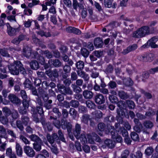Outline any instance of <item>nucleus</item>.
<instances>
[{
    "label": "nucleus",
    "mask_w": 158,
    "mask_h": 158,
    "mask_svg": "<svg viewBox=\"0 0 158 158\" xmlns=\"http://www.w3.org/2000/svg\"><path fill=\"white\" fill-rule=\"evenodd\" d=\"M25 153L29 157H32L35 155V153L33 148L29 146H25L23 148Z\"/></svg>",
    "instance_id": "nucleus-7"
},
{
    "label": "nucleus",
    "mask_w": 158,
    "mask_h": 158,
    "mask_svg": "<svg viewBox=\"0 0 158 158\" xmlns=\"http://www.w3.org/2000/svg\"><path fill=\"white\" fill-rule=\"evenodd\" d=\"M154 151L153 148L152 147H149L147 148L145 150V153L148 156L151 155Z\"/></svg>",
    "instance_id": "nucleus-45"
},
{
    "label": "nucleus",
    "mask_w": 158,
    "mask_h": 158,
    "mask_svg": "<svg viewBox=\"0 0 158 158\" xmlns=\"http://www.w3.org/2000/svg\"><path fill=\"white\" fill-rule=\"evenodd\" d=\"M48 64L50 66L52 65L56 67H59L62 64L61 61L57 59H50L48 61Z\"/></svg>",
    "instance_id": "nucleus-12"
},
{
    "label": "nucleus",
    "mask_w": 158,
    "mask_h": 158,
    "mask_svg": "<svg viewBox=\"0 0 158 158\" xmlns=\"http://www.w3.org/2000/svg\"><path fill=\"white\" fill-rule=\"evenodd\" d=\"M81 131V127L80 124L77 123L76 124L73 134L76 138L79 137V135Z\"/></svg>",
    "instance_id": "nucleus-13"
},
{
    "label": "nucleus",
    "mask_w": 158,
    "mask_h": 158,
    "mask_svg": "<svg viewBox=\"0 0 158 158\" xmlns=\"http://www.w3.org/2000/svg\"><path fill=\"white\" fill-rule=\"evenodd\" d=\"M156 42H150L149 43H148L147 42V44H146L143 45L142 47H143L144 48L145 47H148V46H150L152 48H156L158 47V46L155 44Z\"/></svg>",
    "instance_id": "nucleus-49"
},
{
    "label": "nucleus",
    "mask_w": 158,
    "mask_h": 158,
    "mask_svg": "<svg viewBox=\"0 0 158 158\" xmlns=\"http://www.w3.org/2000/svg\"><path fill=\"white\" fill-rule=\"evenodd\" d=\"M77 74L79 76L83 78L85 81H88L89 79V76L88 74L84 72L81 71H77Z\"/></svg>",
    "instance_id": "nucleus-17"
},
{
    "label": "nucleus",
    "mask_w": 158,
    "mask_h": 158,
    "mask_svg": "<svg viewBox=\"0 0 158 158\" xmlns=\"http://www.w3.org/2000/svg\"><path fill=\"white\" fill-rule=\"evenodd\" d=\"M77 139H80L81 141L84 143H87V138H86L85 134L84 133L81 134L80 135H79V137L78 138H77Z\"/></svg>",
    "instance_id": "nucleus-36"
},
{
    "label": "nucleus",
    "mask_w": 158,
    "mask_h": 158,
    "mask_svg": "<svg viewBox=\"0 0 158 158\" xmlns=\"http://www.w3.org/2000/svg\"><path fill=\"white\" fill-rule=\"evenodd\" d=\"M94 44L95 46L97 48H101L103 45V43L101 39L99 38L95 39Z\"/></svg>",
    "instance_id": "nucleus-22"
},
{
    "label": "nucleus",
    "mask_w": 158,
    "mask_h": 158,
    "mask_svg": "<svg viewBox=\"0 0 158 158\" xmlns=\"http://www.w3.org/2000/svg\"><path fill=\"white\" fill-rule=\"evenodd\" d=\"M26 37V36L23 34L20 35L18 37L15 38L12 40L11 42L15 44H18L20 42L24 40Z\"/></svg>",
    "instance_id": "nucleus-15"
},
{
    "label": "nucleus",
    "mask_w": 158,
    "mask_h": 158,
    "mask_svg": "<svg viewBox=\"0 0 158 158\" xmlns=\"http://www.w3.org/2000/svg\"><path fill=\"white\" fill-rule=\"evenodd\" d=\"M8 98L10 102L14 104L17 105L21 103L20 99L14 94H10L8 96Z\"/></svg>",
    "instance_id": "nucleus-8"
},
{
    "label": "nucleus",
    "mask_w": 158,
    "mask_h": 158,
    "mask_svg": "<svg viewBox=\"0 0 158 158\" xmlns=\"http://www.w3.org/2000/svg\"><path fill=\"white\" fill-rule=\"evenodd\" d=\"M150 27V29L148 26L142 27L133 32L132 37L135 38H140L157 31L156 27Z\"/></svg>",
    "instance_id": "nucleus-1"
},
{
    "label": "nucleus",
    "mask_w": 158,
    "mask_h": 158,
    "mask_svg": "<svg viewBox=\"0 0 158 158\" xmlns=\"http://www.w3.org/2000/svg\"><path fill=\"white\" fill-rule=\"evenodd\" d=\"M27 109L24 107H20L18 109V110L21 114H25L27 113Z\"/></svg>",
    "instance_id": "nucleus-61"
},
{
    "label": "nucleus",
    "mask_w": 158,
    "mask_h": 158,
    "mask_svg": "<svg viewBox=\"0 0 158 158\" xmlns=\"http://www.w3.org/2000/svg\"><path fill=\"white\" fill-rule=\"evenodd\" d=\"M57 86L59 92L61 94L65 95L73 94V92L70 88L66 87L64 85L60 84H58Z\"/></svg>",
    "instance_id": "nucleus-4"
},
{
    "label": "nucleus",
    "mask_w": 158,
    "mask_h": 158,
    "mask_svg": "<svg viewBox=\"0 0 158 158\" xmlns=\"http://www.w3.org/2000/svg\"><path fill=\"white\" fill-rule=\"evenodd\" d=\"M24 86L25 88H28L30 89L32 85L31 81L28 79H26L23 83Z\"/></svg>",
    "instance_id": "nucleus-37"
},
{
    "label": "nucleus",
    "mask_w": 158,
    "mask_h": 158,
    "mask_svg": "<svg viewBox=\"0 0 158 158\" xmlns=\"http://www.w3.org/2000/svg\"><path fill=\"white\" fill-rule=\"evenodd\" d=\"M83 95L84 98L86 99H90L93 96L92 92L88 90H84L83 92Z\"/></svg>",
    "instance_id": "nucleus-18"
},
{
    "label": "nucleus",
    "mask_w": 158,
    "mask_h": 158,
    "mask_svg": "<svg viewBox=\"0 0 158 158\" xmlns=\"http://www.w3.org/2000/svg\"><path fill=\"white\" fill-rule=\"evenodd\" d=\"M81 53L82 55L85 57H87L89 54V52L85 48H83L81 49Z\"/></svg>",
    "instance_id": "nucleus-57"
},
{
    "label": "nucleus",
    "mask_w": 158,
    "mask_h": 158,
    "mask_svg": "<svg viewBox=\"0 0 158 158\" xmlns=\"http://www.w3.org/2000/svg\"><path fill=\"white\" fill-rule=\"evenodd\" d=\"M78 109L79 112L82 114L86 113L87 111V108L84 106H80Z\"/></svg>",
    "instance_id": "nucleus-54"
},
{
    "label": "nucleus",
    "mask_w": 158,
    "mask_h": 158,
    "mask_svg": "<svg viewBox=\"0 0 158 158\" xmlns=\"http://www.w3.org/2000/svg\"><path fill=\"white\" fill-rule=\"evenodd\" d=\"M46 137L48 142L52 145L55 142H58L59 137L56 133H54L52 135L48 134Z\"/></svg>",
    "instance_id": "nucleus-6"
},
{
    "label": "nucleus",
    "mask_w": 158,
    "mask_h": 158,
    "mask_svg": "<svg viewBox=\"0 0 158 158\" xmlns=\"http://www.w3.org/2000/svg\"><path fill=\"white\" fill-rule=\"evenodd\" d=\"M90 116L88 114H84L81 118V123L86 124H88V121L90 120Z\"/></svg>",
    "instance_id": "nucleus-19"
},
{
    "label": "nucleus",
    "mask_w": 158,
    "mask_h": 158,
    "mask_svg": "<svg viewBox=\"0 0 158 158\" xmlns=\"http://www.w3.org/2000/svg\"><path fill=\"white\" fill-rule=\"evenodd\" d=\"M29 98L27 99L23 100L22 101V104L23 107L28 109L29 106Z\"/></svg>",
    "instance_id": "nucleus-62"
},
{
    "label": "nucleus",
    "mask_w": 158,
    "mask_h": 158,
    "mask_svg": "<svg viewBox=\"0 0 158 158\" xmlns=\"http://www.w3.org/2000/svg\"><path fill=\"white\" fill-rule=\"evenodd\" d=\"M143 124L144 127L147 129H151L153 126L152 122L149 120L144 121Z\"/></svg>",
    "instance_id": "nucleus-32"
},
{
    "label": "nucleus",
    "mask_w": 158,
    "mask_h": 158,
    "mask_svg": "<svg viewBox=\"0 0 158 158\" xmlns=\"http://www.w3.org/2000/svg\"><path fill=\"white\" fill-rule=\"evenodd\" d=\"M44 127L47 128L49 131H51L52 129V126L50 123H47L44 126Z\"/></svg>",
    "instance_id": "nucleus-64"
},
{
    "label": "nucleus",
    "mask_w": 158,
    "mask_h": 158,
    "mask_svg": "<svg viewBox=\"0 0 158 158\" xmlns=\"http://www.w3.org/2000/svg\"><path fill=\"white\" fill-rule=\"evenodd\" d=\"M31 140L34 142V143H40L42 141L41 139L37 135L35 134H32L29 136Z\"/></svg>",
    "instance_id": "nucleus-21"
},
{
    "label": "nucleus",
    "mask_w": 158,
    "mask_h": 158,
    "mask_svg": "<svg viewBox=\"0 0 158 158\" xmlns=\"http://www.w3.org/2000/svg\"><path fill=\"white\" fill-rule=\"evenodd\" d=\"M61 127L62 129H67L68 132L69 133V138L72 140H74V138L73 135H71V131L72 129V125L69 122H63V120L61 121Z\"/></svg>",
    "instance_id": "nucleus-5"
},
{
    "label": "nucleus",
    "mask_w": 158,
    "mask_h": 158,
    "mask_svg": "<svg viewBox=\"0 0 158 158\" xmlns=\"http://www.w3.org/2000/svg\"><path fill=\"white\" fill-rule=\"evenodd\" d=\"M126 102L130 109H132L135 108V104L133 101L127 100L126 101Z\"/></svg>",
    "instance_id": "nucleus-46"
},
{
    "label": "nucleus",
    "mask_w": 158,
    "mask_h": 158,
    "mask_svg": "<svg viewBox=\"0 0 158 158\" xmlns=\"http://www.w3.org/2000/svg\"><path fill=\"white\" fill-rule=\"evenodd\" d=\"M142 128V125L141 123H140L135 125L134 127V129L136 131L138 132H141Z\"/></svg>",
    "instance_id": "nucleus-53"
},
{
    "label": "nucleus",
    "mask_w": 158,
    "mask_h": 158,
    "mask_svg": "<svg viewBox=\"0 0 158 158\" xmlns=\"http://www.w3.org/2000/svg\"><path fill=\"white\" fill-rule=\"evenodd\" d=\"M87 106L89 108L94 109L96 107L95 104L91 101H88L86 102Z\"/></svg>",
    "instance_id": "nucleus-41"
},
{
    "label": "nucleus",
    "mask_w": 158,
    "mask_h": 158,
    "mask_svg": "<svg viewBox=\"0 0 158 158\" xmlns=\"http://www.w3.org/2000/svg\"><path fill=\"white\" fill-rule=\"evenodd\" d=\"M0 122L3 125L7 124L8 123L7 117L4 116L0 117Z\"/></svg>",
    "instance_id": "nucleus-40"
},
{
    "label": "nucleus",
    "mask_w": 158,
    "mask_h": 158,
    "mask_svg": "<svg viewBox=\"0 0 158 158\" xmlns=\"http://www.w3.org/2000/svg\"><path fill=\"white\" fill-rule=\"evenodd\" d=\"M71 86L73 91L77 93H78L81 92L82 91L80 87L77 86L75 84H72Z\"/></svg>",
    "instance_id": "nucleus-39"
},
{
    "label": "nucleus",
    "mask_w": 158,
    "mask_h": 158,
    "mask_svg": "<svg viewBox=\"0 0 158 158\" xmlns=\"http://www.w3.org/2000/svg\"><path fill=\"white\" fill-rule=\"evenodd\" d=\"M11 114L12 118L14 119L17 118L19 117V114L18 111L14 109L12 110Z\"/></svg>",
    "instance_id": "nucleus-56"
},
{
    "label": "nucleus",
    "mask_w": 158,
    "mask_h": 158,
    "mask_svg": "<svg viewBox=\"0 0 158 158\" xmlns=\"http://www.w3.org/2000/svg\"><path fill=\"white\" fill-rule=\"evenodd\" d=\"M69 104L70 106L76 108L78 106L79 103L77 101L72 100L70 102Z\"/></svg>",
    "instance_id": "nucleus-55"
},
{
    "label": "nucleus",
    "mask_w": 158,
    "mask_h": 158,
    "mask_svg": "<svg viewBox=\"0 0 158 158\" xmlns=\"http://www.w3.org/2000/svg\"><path fill=\"white\" fill-rule=\"evenodd\" d=\"M119 124L117 123L115 124L116 130L118 132L121 133L123 136L125 137L124 141L128 144H130L131 143V140L128 136V132L123 127H119Z\"/></svg>",
    "instance_id": "nucleus-3"
},
{
    "label": "nucleus",
    "mask_w": 158,
    "mask_h": 158,
    "mask_svg": "<svg viewBox=\"0 0 158 158\" xmlns=\"http://www.w3.org/2000/svg\"><path fill=\"white\" fill-rule=\"evenodd\" d=\"M8 68L10 73L14 75H18L19 72L24 76L27 74L23 65L19 61H14L13 64L8 65Z\"/></svg>",
    "instance_id": "nucleus-2"
},
{
    "label": "nucleus",
    "mask_w": 158,
    "mask_h": 158,
    "mask_svg": "<svg viewBox=\"0 0 158 158\" xmlns=\"http://www.w3.org/2000/svg\"><path fill=\"white\" fill-rule=\"evenodd\" d=\"M17 29L10 26L8 27L7 31L8 35L10 36L15 35Z\"/></svg>",
    "instance_id": "nucleus-27"
},
{
    "label": "nucleus",
    "mask_w": 158,
    "mask_h": 158,
    "mask_svg": "<svg viewBox=\"0 0 158 158\" xmlns=\"http://www.w3.org/2000/svg\"><path fill=\"white\" fill-rule=\"evenodd\" d=\"M2 111L5 115V116L8 117L11 114L12 110H11L10 109L7 107L6 106L2 108Z\"/></svg>",
    "instance_id": "nucleus-35"
},
{
    "label": "nucleus",
    "mask_w": 158,
    "mask_h": 158,
    "mask_svg": "<svg viewBox=\"0 0 158 158\" xmlns=\"http://www.w3.org/2000/svg\"><path fill=\"white\" fill-rule=\"evenodd\" d=\"M107 129H108V131H106V133L107 134H108L109 133H110V134L112 135V138H115L116 137V134L117 133H116L115 132L114 127L111 125H108L107 126Z\"/></svg>",
    "instance_id": "nucleus-16"
},
{
    "label": "nucleus",
    "mask_w": 158,
    "mask_h": 158,
    "mask_svg": "<svg viewBox=\"0 0 158 158\" xmlns=\"http://www.w3.org/2000/svg\"><path fill=\"white\" fill-rule=\"evenodd\" d=\"M76 66L77 69L81 70L84 68V63L83 61L80 60L76 63Z\"/></svg>",
    "instance_id": "nucleus-38"
},
{
    "label": "nucleus",
    "mask_w": 158,
    "mask_h": 158,
    "mask_svg": "<svg viewBox=\"0 0 158 158\" xmlns=\"http://www.w3.org/2000/svg\"><path fill=\"white\" fill-rule=\"evenodd\" d=\"M82 148L83 150L85 153H88L90 152V148L88 145L86 144L84 145Z\"/></svg>",
    "instance_id": "nucleus-63"
},
{
    "label": "nucleus",
    "mask_w": 158,
    "mask_h": 158,
    "mask_svg": "<svg viewBox=\"0 0 158 158\" xmlns=\"http://www.w3.org/2000/svg\"><path fill=\"white\" fill-rule=\"evenodd\" d=\"M66 30L68 32L73 33L77 35H80L81 33V32L80 30L72 27L67 28Z\"/></svg>",
    "instance_id": "nucleus-14"
},
{
    "label": "nucleus",
    "mask_w": 158,
    "mask_h": 158,
    "mask_svg": "<svg viewBox=\"0 0 158 158\" xmlns=\"http://www.w3.org/2000/svg\"><path fill=\"white\" fill-rule=\"evenodd\" d=\"M23 55L27 58H31V49L28 46H24L23 49Z\"/></svg>",
    "instance_id": "nucleus-9"
},
{
    "label": "nucleus",
    "mask_w": 158,
    "mask_h": 158,
    "mask_svg": "<svg viewBox=\"0 0 158 158\" xmlns=\"http://www.w3.org/2000/svg\"><path fill=\"white\" fill-rule=\"evenodd\" d=\"M149 55L148 54H145L138 56V59L140 61L143 62H147L149 60L148 58Z\"/></svg>",
    "instance_id": "nucleus-28"
},
{
    "label": "nucleus",
    "mask_w": 158,
    "mask_h": 158,
    "mask_svg": "<svg viewBox=\"0 0 158 158\" xmlns=\"http://www.w3.org/2000/svg\"><path fill=\"white\" fill-rule=\"evenodd\" d=\"M21 122L25 125H27L29 122V119L27 116H22L21 118Z\"/></svg>",
    "instance_id": "nucleus-43"
},
{
    "label": "nucleus",
    "mask_w": 158,
    "mask_h": 158,
    "mask_svg": "<svg viewBox=\"0 0 158 158\" xmlns=\"http://www.w3.org/2000/svg\"><path fill=\"white\" fill-rule=\"evenodd\" d=\"M30 65L31 68L33 69L37 70L39 68L38 63L35 60L31 61L30 63Z\"/></svg>",
    "instance_id": "nucleus-24"
},
{
    "label": "nucleus",
    "mask_w": 158,
    "mask_h": 158,
    "mask_svg": "<svg viewBox=\"0 0 158 158\" xmlns=\"http://www.w3.org/2000/svg\"><path fill=\"white\" fill-rule=\"evenodd\" d=\"M113 0H104V4L106 7L110 8L112 6Z\"/></svg>",
    "instance_id": "nucleus-51"
},
{
    "label": "nucleus",
    "mask_w": 158,
    "mask_h": 158,
    "mask_svg": "<svg viewBox=\"0 0 158 158\" xmlns=\"http://www.w3.org/2000/svg\"><path fill=\"white\" fill-rule=\"evenodd\" d=\"M131 136L132 139L135 141H138L139 140V136L137 133L135 132H132L131 134Z\"/></svg>",
    "instance_id": "nucleus-44"
},
{
    "label": "nucleus",
    "mask_w": 158,
    "mask_h": 158,
    "mask_svg": "<svg viewBox=\"0 0 158 158\" xmlns=\"http://www.w3.org/2000/svg\"><path fill=\"white\" fill-rule=\"evenodd\" d=\"M52 123L54 126L58 128H59L60 127V122L59 120L57 119V118L52 121Z\"/></svg>",
    "instance_id": "nucleus-60"
},
{
    "label": "nucleus",
    "mask_w": 158,
    "mask_h": 158,
    "mask_svg": "<svg viewBox=\"0 0 158 158\" xmlns=\"http://www.w3.org/2000/svg\"><path fill=\"white\" fill-rule=\"evenodd\" d=\"M15 149L17 155L19 156H21L23 152L22 148L20 145L17 142L16 143Z\"/></svg>",
    "instance_id": "nucleus-20"
},
{
    "label": "nucleus",
    "mask_w": 158,
    "mask_h": 158,
    "mask_svg": "<svg viewBox=\"0 0 158 158\" xmlns=\"http://www.w3.org/2000/svg\"><path fill=\"white\" fill-rule=\"evenodd\" d=\"M92 114L95 116V119L100 118L102 116V113L100 110H95L92 112Z\"/></svg>",
    "instance_id": "nucleus-33"
},
{
    "label": "nucleus",
    "mask_w": 158,
    "mask_h": 158,
    "mask_svg": "<svg viewBox=\"0 0 158 158\" xmlns=\"http://www.w3.org/2000/svg\"><path fill=\"white\" fill-rule=\"evenodd\" d=\"M42 141L40 143H33V148L36 151H40L41 149V145L43 144Z\"/></svg>",
    "instance_id": "nucleus-34"
},
{
    "label": "nucleus",
    "mask_w": 158,
    "mask_h": 158,
    "mask_svg": "<svg viewBox=\"0 0 158 158\" xmlns=\"http://www.w3.org/2000/svg\"><path fill=\"white\" fill-rule=\"evenodd\" d=\"M7 143V141H5L2 143L1 139H0V151L3 152L5 150Z\"/></svg>",
    "instance_id": "nucleus-42"
},
{
    "label": "nucleus",
    "mask_w": 158,
    "mask_h": 158,
    "mask_svg": "<svg viewBox=\"0 0 158 158\" xmlns=\"http://www.w3.org/2000/svg\"><path fill=\"white\" fill-rule=\"evenodd\" d=\"M7 49L6 48H3L0 49V54L3 56L9 57L10 55L7 51Z\"/></svg>",
    "instance_id": "nucleus-31"
},
{
    "label": "nucleus",
    "mask_w": 158,
    "mask_h": 158,
    "mask_svg": "<svg viewBox=\"0 0 158 158\" xmlns=\"http://www.w3.org/2000/svg\"><path fill=\"white\" fill-rule=\"evenodd\" d=\"M149 77V73L148 72L144 73L141 77L142 80L143 82H145L146 79H148Z\"/></svg>",
    "instance_id": "nucleus-58"
},
{
    "label": "nucleus",
    "mask_w": 158,
    "mask_h": 158,
    "mask_svg": "<svg viewBox=\"0 0 158 158\" xmlns=\"http://www.w3.org/2000/svg\"><path fill=\"white\" fill-rule=\"evenodd\" d=\"M39 94H40V97H42L44 102L48 101V95L47 92L44 90H42L39 92Z\"/></svg>",
    "instance_id": "nucleus-25"
},
{
    "label": "nucleus",
    "mask_w": 158,
    "mask_h": 158,
    "mask_svg": "<svg viewBox=\"0 0 158 158\" xmlns=\"http://www.w3.org/2000/svg\"><path fill=\"white\" fill-rule=\"evenodd\" d=\"M106 128V126L104 123H99L98 125V129L99 131H103Z\"/></svg>",
    "instance_id": "nucleus-59"
},
{
    "label": "nucleus",
    "mask_w": 158,
    "mask_h": 158,
    "mask_svg": "<svg viewBox=\"0 0 158 158\" xmlns=\"http://www.w3.org/2000/svg\"><path fill=\"white\" fill-rule=\"evenodd\" d=\"M105 143L108 148H113L115 144L114 141H113L111 139H106L105 141Z\"/></svg>",
    "instance_id": "nucleus-26"
},
{
    "label": "nucleus",
    "mask_w": 158,
    "mask_h": 158,
    "mask_svg": "<svg viewBox=\"0 0 158 158\" xmlns=\"http://www.w3.org/2000/svg\"><path fill=\"white\" fill-rule=\"evenodd\" d=\"M16 125L17 127L21 131H23L24 129L23 126L22 124V122L20 120H18L16 122Z\"/></svg>",
    "instance_id": "nucleus-48"
},
{
    "label": "nucleus",
    "mask_w": 158,
    "mask_h": 158,
    "mask_svg": "<svg viewBox=\"0 0 158 158\" xmlns=\"http://www.w3.org/2000/svg\"><path fill=\"white\" fill-rule=\"evenodd\" d=\"M96 103L98 104H102L105 102V98L102 94H98L96 95L94 97Z\"/></svg>",
    "instance_id": "nucleus-11"
},
{
    "label": "nucleus",
    "mask_w": 158,
    "mask_h": 158,
    "mask_svg": "<svg viewBox=\"0 0 158 158\" xmlns=\"http://www.w3.org/2000/svg\"><path fill=\"white\" fill-rule=\"evenodd\" d=\"M39 52L41 54H44L46 57L50 59L53 57L52 53L48 50H46L44 51L40 50Z\"/></svg>",
    "instance_id": "nucleus-29"
},
{
    "label": "nucleus",
    "mask_w": 158,
    "mask_h": 158,
    "mask_svg": "<svg viewBox=\"0 0 158 158\" xmlns=\"http://www.w3.org/2000/svg\"><path fill=\"white\" fill-rule=\"evenodd\" d=\"M137 48L138 46L137 44H133L128 47L126 49H124L122 51V53L123 55H125L131 51L135 50Z\"/></svg>",
    "instance_id": "nucleus-10"
},
{
    "label": "nucleus",
    "mask_w": 158,
    "mask_h": 158,
    "mask_svg": "<svg viewBox=\"0 0 158 158\" xmlns=\"http://www.w3.org/2000/svg\"><path fill=\"white\" fill-rule=\"evenodd\" d=\"M109 99L111 102L112 103H116L118 101V98L116 97L113 95H109Z\"/></svg>",
    "instance_id": "nucleus-50"
},
{
    "label": "nucleus",
    "mask_w": 158,
    "mask_h": 158,
    "mask_svg": "<svg viewBox=\"0 0 158 158\" xmlns=\"http://www.w3.org/2000/svg\"><path fill=\"white\" fill-rule=\"evenodd\" d=\"M20 94L23 99V100L29 99L26 92L24 90H21Z\"/></svg>",
    "instance_id": "nucleus-47"
},
{
    "label": "nucleus",
    "mask_w": 158,
    "mask_h": 158,
    "mask_svg": "<svg viewBox=\"0 0 158 158\" xmlns=\"http://www.w3.org/2000/svg\"><path fill=\"white\" fill-rule=\"evenodd\" d=\"M52 102V100H48V101L44 102V106L47 109H50L52 107V105L51 104Z\"/></svg>",
    "instance_id": "nucleus-52"
},
{
    "label": "nucleus",
    "mask_w": 158,
    "mask_h": 158,
    "mask_svg": "<svg viewBox=\"0 0 158 158\" xmlns=\"http://www.w3.org/2000/svg\"><path fill=\"white\" fill-rule=\"evenodd\" d=\"M36 33L37 35H40L41 37L45 36L46 37H48L50 36L51 35V34L49 32H44L43 31L41 30L37 31Z\"/></svg>",
    "instance_id": "nucleus-30"
},
{
    "label": "nucleus",
    "mask_w": 158,
    "mask_h": 158,
    "mask_svg": "<svg viewBox=\"0 0 158 158\" xmlns=\"http://www.w3.org/2000/svg\"><path fill=\"white\" fill-rule=\"evenodd\" d=\"M118 94L119 97L122 99H126L129 97L128 94L122 90L118 91Z\"/></svg>",
    "instance_id": "nucleus-23"
}]
</instances>
